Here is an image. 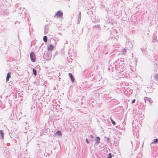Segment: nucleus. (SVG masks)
<instances>
[{"instance_id":"obj_7","label":"nucleus","mask_w":158,"mask_h":158,"mask_svg":"<svg viewBox=\"0 0 158 158\" xmlns=\"http://www.w3.org/2000/svg\"><path fill=\"white\" fill-rule=\"evenodd\" d=\"M69 76L70 77L71 80L72 81V82H73L74 79L72 74V73H70L69 74Z\"/></svg>"},{"instance_id":"obj_4","label":"nucleus","mask_w":158,"mask_h":158,"mask_svg":"<svg viewBox=\"0 0 158 158\" xmlns=\"http://www.w3.org/2000/svg\"><path fill=\"white\" fill-rule=\"evenodd\" d=\"M145 102H148L149 103H151L152 102V99L148 98H145Z\"/></svg>"},{"instance_id":"obj_11","label":"nucleus","mask_w":158,"mask_h":158,"mask_svg":"<svg viewBox=\"0 0 158 158\" xmlns=\"http://www.w3.org/2000/svg\"><path fill=\"white\" fill-rule=\"evenodd\" d=\"M105 140L108 143L110 141L108 137H105Z\"/></svg>"},{"instance_id":"obj_2","label":"nucleus","mask_w":158,"mask_h":158,"mask_svg":"<svg viewBox=\"0 0 158 158\" xmlns=\"http://www.w3.org/2000/svg\"><path fill=\"white\" fill-rule=\"evenodd\" d=\"M30 58L31 61L34 62L35 60V54L33 52H31L30 55Z\"/></svg>"},{"instance_id":"obj_14","label":"nucleus","mask_w":158,"mask_h":158,"mask_svg":"<svg viewBox=\"0 0 158 158\" xmlns=\"http://www.w3.org/2000/svg\"><path fill=\"white\" fill-rule=\"evenodd\" d=\"M107 158H112L111 154L110 153L108 154Z\"/></svg>"},{"instance_id":"obj_10","label":"nucleus","mask_w":158,"mask_h":158,"mask_svg":"<svg viewBox=\"0 0 158 158\" xmlns=\"http://www.w3.org/2000/svg\"><path fill=\"white\" fill-rule=\"evenodd\" d=\"M158 142V139H156L154 140V141L152 143H157Z\"/></svg>"},{"instance_id":"obj_1","label":"nucleus","mask_w":158,"mask_h":158,"mask_svg":"<svg viewBox=\"0 0 158 158\" xmlns=\"http://www.w3.org/2000/svg\"><path fill=\"white\" fill-rule=\"evenodd\" d=\"M63 15V13L61 11H58L55 14L54 17L55 18H58L61 17Z\"/></svg>"},{"instance_id":"obj_16","label":"nucleus","mask_w":158,"mask_h":158,"mask_svg":"<svg viewBox=\"0 0 158 158\" xmlns=\"http://www.w3.org/2000/svg\"><path fill=\"white\" fill-rule=\"evenodd\" d=\"M123 53L124 54L126 53L127 50L126 49H125V48H124V49H123Z\"/></svg>"},{"instance_id":"obj_6","label":"nucleus","mask_w":158,"mask_h":158,"mask_svg":"<svg viewBox=\"0 0 158 158\" xmlns=\"http://www.w3.org/2000/svg\"><path fill=\"white\" fill-rule=\"evenodd\" d=\"M10 73H8L7 74L6 78V81H7L9 80L10 78Z\"/></svg>"},{"instance_id":"obj_8","label":"nucleus","mask_w":158,"mask_h":158,"mask_svg":"<svg viewBox=\"0 0 158 158\" xmlns=\"http://www.w3.org/2000/svg\"><path fill=\"white\" fill-rule=\"evenodd\" d=\"M96 143L97 144H98L100 143V139L99 137H97L95 139Z\"/></svg>"},{"instance_id":"obj_17","label":"nucleus","mask_w":158,"mask_h":158,"mask_svg":"<svg viewBox=\"0 0 158 158\" xmlns=\"http://www.w3.org/2000/svg\"><path fill=\"white\" fill-rule=\"evenodd\" d=\"M85 141L88 144L89 143V142L87 139H86Z\"/></svg>"},{"instance_id":"obj_12","label":"nucleus","mask_w":158,"mask_h":158,"mask_svg":"<svg viewBox=\"0 0 158 158\" xmlns=\"http://www.w3.org/2000/svg\"><path fill=\"white\" fill-rule=\"evenodd\" d=\"M33 74L35 76H36V70L34 69H33Z\"/></svg>"},{"instance_id":"obj_15","label":"nucleus","mask_w":158,"mask_h":158,"mask_svg":"<svg viewBox=\"0 0 158 158\" xmlns=\"http://www.w3.org/2000/svg\"><path fill=\"white\" fill-rule=\"evenodd\" d=\"M110 120L112 123L114 125L115 124V122L111 118L110 119Z\"/></svg>"},{"instance_id":"obj_18","label":"nucleus","mask_w":158,"mask_h":158,"mask_svg":"<svg viewBox=\"0 0 158 158\" xmlns=\"http://www.w3.org/2000/svg\"><path fill=\"white\" fill-rule=\"evenodd\" d=\"M135 99H133L132 102V103H134L135 102Z\"/></svg>"},{"instance_id":"obj_3","label":"nucleus","mask_w":158,"mask_h":158,"mask_svg":"<svg viewBox=\"0 0 158 158\" xmlns=\"http://www.w3.org/2000/svg\"><path fill=\"white\" fill-rule=\"evenodd\" d=\"M47 48L48 51H52L53 49V47L52 44H50L48 46Z\"/></svg>"},{"instance_id":"obj_19","label":"nucleus","mask_w":158,"mask_h":158,"mask_svg":"<svg viewBox=\"0 0 158 158\" xmlns=\"http://www.w3.org/2000/svg\"><path fill=\"white\" fill-rule=\"evenodd\" d=\"M80 14H81V13H80V14H79V16H81Z\"/></svg>"},{"instance_id":"obj_13","label":"nucleus","mask_w":158,"mask_h":158,"mask_svg":"<svg viewBox=\"0 0 158 158\" xmlns=\"http://www.w3.org/2000/svg\"><path fill=\"white\" fill-rule=\"evenodd\" d=\"M0 133L1 134L2 137L3 138V137L4 134L2 132V130H0Z\"/></svg>"},{"instance_id":"obj_5","label":"nucleus","mask_w":158,"mask_h":158,"mask_svg":"<svg viewBox=\"0 0 158 158\" xmlns=\"http://www.w3.org/2000/svg\"><path fill=\"white\" fill-rule=\"evenodd\" d=\"M56 135H57L59 137H61L62 136L61 132L59 131H57L55 133Z\"/></svg>"},{"instance_id":"obj_9","label":"nucleus","mask_w":158,"mask_h":158,"mask_svg":"<svg viewBox=\"0 0 158 158\" xmlns=\"http://www.w3.org/2000/svg\"><path fill=\"white\" fill-rule=\"evenodd\" d=\"M43 40L45 42H47V37L46 36H44L43 38Z\"/></svg>"}]
</instances>
